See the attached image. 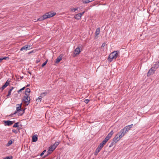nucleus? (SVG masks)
I'll use <instances>...</instances> for the list:
<instances>
[{"label": "nucleus", "mask_w": 159, "mask_h": 159, "mask_svg": "<svg viewBox=\"0 0 159 159\" xmlns=\"http://www.w3.org/2000/svg\"><path fill=\"white\" fill-rule=\"evenodd\" d=\"M56 159H57V158Z\"/></svg>", "instance_id": "09e8293b"}, {"label": "nucleus", "mask_w": 159, "mask_h": 159, "mask_svg": "<svg viewBox=\"0 0 159 159\" xmlns=\"http://www.w3.org/2000/svg\"><path fill=\"white\" fill-rule=\"evenodd\" d=\"M15 114H14V113H13V114H10L9 116H11V117H12L13 115H15Z\"/></svg>", "instance_id": "79ce46f5"}, {"label": "nucleus", "mask_w": 159, "mask_h": 159, "mask_svg": "<svg viewBox=\"0 0 159 159\" xmlns=\"http://www.w3.org/2000/svg\"><path fill=\"white\" fill-rule=\"evenodd\" d=\"M25 88V87H23L22 88L20 89L18 91V93H20V92H21L22 91L24 90Z\"/></svg>", "instance_id": "7c9ffc66"}, {"label": "nucleus", "mask_w": 159, "mask_h": 159, "mask_svg": "<svg viewBox=\"0 0 159 159\" xmlns=\"http://www.w3.org/2000/svg\"><path fill=\"white\" fill-rule=\"evenodd\" d=\"M19 123V122H17V123H15L13 125V127H18V124Z\"/></svg>", "instance_id": "c85d7f7f"}, {"label": "nucleus", "mask_w": 159, "mask_h": 159, "mask_svg": "<svg viewBox=\"0 0 159 159\" xmlns=\"http://www.w3.org/2000/svg\"><path fill=\"white\" fill-rule=\"evenodd\" d=\"M101 149L99 148H98V147H97V148H96V151L97 152H99L100 151V150Z\"/></svg>", "instance_id": "473e14b6"}, {"label": "nucleus", "mask_w": 159, "mask_h": 159, "mask_svg": "<svg viewBox=\"0 0 159 159\" xmlns=\"http://www.w3.org/2000/svg\"><path fill=\"white\" fill-rule=\"evenodd\" d=\"M103 146L102 145L100 144L98 146V148H99L100 149H102Z\"/></svg>", "instance_id": "72a5a7b5"}, {"label": "nucleus", "mask_w": 159, "mask_h": 159, "mask_svg": "<svg viewBox=\"0 0 159 159\" xmlns=\"http://www.w3.org/2000/svg\"><path fill=\"white\" fill-rule=\"evenodd\" d=\"M116 140L114 141V138L113 139V142L111 143L110 145L109 146V147L111 148L112 147L113 145H115L117 142Z\"/></svg>", "instance_id": "aec40b11"}, {"label": "nucleus", "mask_w": 159, "mask_h": 159, "mask_svg": "<svg viewBox=\"0 0 159 159\" xmlns=\"http://www.w3.org/2000/svg\"><path fill=\"white\" fill-rule=\"evenodd\" d=\"M100 28H99V27L97 28L96 29V31H95L96 36H97L99 34L100 32Z\"/></svg>", "instance_id": "412c9836"}, {"label": "nucleus", "mask_w": 159, "mask_h": 159, "mask_svg": "<svg viewBox=\"0 0 159 159\" xmlns=\"http://www.w3.org/2000/svg\"><path fill=\"white\" fill-rule=\"evenodd\" d=\"M22 101L24 102L25 106H27L29 105L30 102V97L29 96H24L22 99Z\"/></svg>", "instance_id": "423d86ee"}, {"label": "nucleus", "mask_w": 159, "mask_h": 159, "mask_svg": "<svg viewBox=\"0 0 159 159\" xmlns=\"http://www.w3.org/2000/svg\"><path fill=\"white\" fill-rule=\"evenodd\" d=\"M38 140V135L35 134L32 136V142H36Z\"/></svg>", "instance_id": "a211bd4d"}, {"label": "nucleus", "mask_w": 159, "mask_h": 159, "mask_svg": "<svg viewBox=\"0 0 159 159\" xmlns=\"http://www.w3.org/2000/svg\"><path fill=\"white\" fill-rule=\"evenodd\" d=\"M12 131L13 133L16 134L19 132V130H17L16 129H13Z\"/></svg>", "instance_id": "c756f323"}, {"label": "nucleus", "mask_w": 159, "mask_h": 159, "mask_svg": "<svg viewBox=\"0 0 159 159\" xmlns=\"http://www.w3.org/2000/svg\"><path fill=\"white\" fill-rule=\"evenodd\" d=\"M74 18L77 19V20H79L80 19L81 16H80V15L79 14V13L76 14L74 16Z\"/></svg>", "instance_id": "6ab92c4d"}, {"label": "nucleus", "mask_w": 159, "mask_h": 159, "mask_svg": "<svg viewBox=\"0 0 159 159\" xmlns=\"http://www.w3.org/2000/svg\"><path fill=\"white\" fill-rule=\"evenodd\" d=\"M46 152V150H44L40 154V156H42L43 154H44V153L45 152Z\"/></svg>", "instance_id": "2f4dec72"}, {"label": "nucleus", "mask_w": 159, "mask_h": 159, "mask_svg": "<svg viewBox=\"0 0 159 159\" xmlns=\"http://www.w3.org/2000/svg\"><path fill=\"white\" fill-rule=\"evenodd\" d=\"M89 100H88V99H85L84 102H85L86 103V104H87L88 103V102H89Z\"/></svg>", "instance_id": "f704fd0d"}, {"label": "nucleus", "mask_w": 159, "mask_h": 159, "mask_svg": "<svg viewBox=\"0 0 159 159\" xmlns=\"http://www.w3.org/2000/svg\"><path fill=\"white\" fill-rule=\"evenodd\" d=\"M60 143V142H56L54 143V144H53L50 147L54 151V150H55L56 149V148L57 147V146L59 145Z\"/></svg>", "instance_id": "9b49d317"}, {"label": "nucleus", "mask_w": 159, "mask_h": 159, "mask_svg": "<svg viewBox=\"0 0 159 159\" xmlns=\"http://www.w3.org/2000/svg\"><path fill=\"white\" fill-rule=\"evenodd\" d=\"M114 134L113 130L111 131L107 136L100 143L103 146L106 144L107 142L111 137Z\"/></svg>", "instance_id": "39448f33"}, {"label": "nucleus", "mask_w": 159, "mask_h": 159, "mask_svg": "<svg viewBox=\"0 0 159 159\" xmlns=\"http://www.w3.org/2000/svg\"><path fill=\"white\" fill-rule=\"evenodd\" d=\"M43 98V96L41 95L40 94V95L39 97L38 98L36 99V101L38 102H40L41 101V100Z\"/></svg>", "instance_id": "b1692460"}, {"label": "nucleus", "mask_w": 159, "mask_h": 159, "mask_svg": "<svg viewBox=\"0 0 159 159\" xmlns=\"http://www.w3.org/2000/svg\"><path fill=\"white\" fill-rule=\"evenodd\" d=\"M120 55V52L119 51H114L111 53L109 56L108 60L110 62H111L113 60H116Z\"/></svg>", "instance_id": "7ed1b4c3"}, {"label": "nucleus", "mask_w": 159, "mask_h": 159, "mask_svg": "<svg viewBox=\"0 0 159 159\" xmlns=\"http://www.w3.org/2000/svg\"><path fill=\"white\" fill-rule=\"evenodd\" d=\"M14 121H10V120H4L3 122L4 123V125L5 126L8 125L10 126L12 125L14 122Z\"/></svg>", "instance_id": "1a4fd4ad"}, {"label": "nucleus", "mask_w": 159, "mask_h": 159, "mask_svg": "<svg viewBox=\"0 0 159 159\" xmlns=\"http://www.w3.org/2000/svg\"><path fill=\"white\" fill-rule=\"evenodd\" d=\"M133 126V124H131L129 125H128L124 127V128H125V130L128 132L129 130Z\"/></svg>", "instance_id": "2eb2a0df"}, {"label": "nucleus", "mask_w": 159, "mask_h": 159, "mask_svg": "<svg viewBox=\"0 0 159 159\" xmlns=\"http://www.w3.org/2000/svg\"><path fill=\"white\" fill-rule=\"evenodd\" d=\"M94 0H86L84 1H83V3H87L89 2H92Z\"/></svg>", "instance_id": "a878e982"}, {"label": "nucleus", "mask_w": 159, "mask_h": 159, "mask_svg": "<svg viewBox=\"0 0 159 159\" xmlns=\"http://www.w3.org/2000/svg\"><path fill=\"white\" fill-rule=\"evenodd\" d=\"M85 12V11H84L82 12L81 13H79V14L80 15V16L81 17L82 16L84 13Z\"/></svg>", "instance_id": "c9c22d12"}, {"label": "nucleus", "mask_w": 159, "mask_h": 159, "mask_svg": "<svg viewBox=\"0 0 159 159\" xmlns=\"http://www.w3.org/2000/svg\"><path fill=\"white\" fill-rule=\"evenodd\" d=\"M3 60L2 57L0 58V62Z\"/></svg>", "instance_id": "c03bdc74"}, {"label": "nucleus", "mask_w": 159, "mask_h": 159, "mask_svg": "<svg viewBox=\"0 0 159 159\" xmlns=\"http://www.w3.org/2000/svg\"><path fill=\"white\" fill-rule=\"evenodd\" d=\"M20 80H21L23 78V76L22 77H20Z\"/></svg>", "instance_id": "de8ad7c7"}, {"label": "nucleus", "mask_w": 159, "mask_h": 159, "mask_svg": "<svg viewBox=\"0 0 159 159\" xmlns=\"http://www.w3.org/2000/svg\"><path fill=\"white\" fill-rule=\"evenodd\" d=\"M82 49V48L81 47L77 48L75 50L74 54L75 55V56L79 54L81 52Z\"/></svg>", "instance_id": "0eeeda50"}, {"label": "nucleus", "mask_w": 159, "mask_h": 159, "mask_svg": "<svg viewBox=\"0 0 159 159\" xmlns=\"http://www.w3.org/2000/svg\"><path fill=\"white\" fill-rule=\"evenodd\" d=\"M30 89L29 88H27L26 89L25 93L26 96H29L30 95Z\"/></svg>", "instance_id": "dca6fc26"}, {"label": "nucleus", "mask_w": 159, "mask_h": 159, "mask_svg": "<svg viewBox=\"0 0 159 159\" xmlns=\"http://www.w3.org/2000/svg\"><path fill=\"white\" fill-rule=\"evenodd\" d=\"M127 132V131L125 130V128H124L120 132H118L114 138V141L116 140L117 141H119L125 135Z\"/></svg>", "instance_id": "f03ea898"}, {"label": "nucleus", "mask_w": 159, "mask_h": 159, "mask_svg": "<svg viewBox=\"0 0 159 159\" xmlns=\"http://www.w3.org/2000/svg\"><path fill=\"white\" fill-rule=\"evenodd\" d=\"M22 103L20 104H17L16 105V109L14 114H16L18 112L19 116H22L25 112V109H23L21 108V106Z\"/></svg>", "instance_id": "20e7f679"}, {"label": "nucleus", "mask_w": 159, "mask_h": 159, "mask_svg": "<svg viewBox=\"0 0 159 159\" xmlns=\"http://www.w3.org/2000/svg\"><path fill=\"white\" fill-rule=\"evenodd\" d=\"M47 94V93L46 91H45L44 92L41 93L40 94L43 97H44Z\"/></svg>", "instance_id": "bb28decb"}, {"label": "nucleus", "mask_w": 159, "mask_h": 159, "mask_svg": "<svg viewBox=\"0 0 159 159\" xmlns=\"http://www.w3.org/2000/svg\"><path fill=\"white\" fill-rule=\"evenodd\" d=\"M34 52V51H33H33H31V52H29L28 53V54H30L31 53H32V52Z\"/></svg>", "instance_id": "37998d69"}, {"label": "nucleus", "mask_w": 159, "mask_h": 159, "mask_svg": "<svg viewBox=\"0 0 159 159\" xmlns=\"http://www.w3.org/2000/svg\"><path fill=\"white\" fill-rule=\"evenodd\" d=\"M17 130H19H19L21 129V128L18 126V127H17Z\"/></svg>", "instance_id": "a19ab883"}, {"label": "nucleus", "mask_w": 159, "mask_h": 159, "mask_svg": "<svg viewBox=\"0 0 159 159\" xmlns=\"http://www.w3.org/2000/svg\"><path fill=\"white\" fill-rule=\"evenodd\" d=\"M13 88L14 87H12L8 91V94L7 95V98H8V96L11 95V92L12 90L13 89Z\"/></svg>", "instance_id": "5701e85b"}, {"label": "nucleus", "mask_w": 159, "mask_h": 159, "mask_svg": "<svg viewBox=\"0 0 159 159\" xmlns=\"http://www.w3.org/2000/svg\"><path fill=\"white\" fill-rule=\"evenodd\" d=\"M9 84V82H8V80H7L5 84L0 88V89H1L2 91H3Z\"/></svg>", "instance_id": "ddd939ff"}, {"label": "nucleus", "mask_w": 159, "mask_h": 159, "mask_svg": "<svg viewBox=\"0 0 159 159\" xmlns=\"http://www.w3.org/2000/svg\"><path fill=\"white\" fill-rule=\"evenodd\" d=\"M62 56L61 55H60L56 59V63H59L62 59Z\"/></svg>", "instance_id": "f3484780"}, {"label": "nucleus", "mask_w": 159, "mask_h": 159, "mask_svg": "<svg viewBox=\"0 0 159 159\" xmlns=\"http://www.w3.org/2000/svg\"><path fill=\"white\" fill-rule=\"evenodd\" d=\"M79 8V7L71 8L70 9V10L71 11L75 12L76 10H78Z\"/></svg>", "instance_id": "393cba45"}, {"label": "nucleus", "mask_w": 159, "mask_h": 159, "mask_svg": "<svg viewBox=\"0 0 159 159\" xmlns=\"http://www.w3.org/2000/svg\"><path fill=\"white\" fill-rule=\"evenodd\" d=\"M48 61V59H47L46 61H45L44 62L42 65L41 66L42 67H43L45 66L46 65V64H47Z\"/></svg>", "instance_id": "cd10ccee"}, {"label": "nucleus", "mask_w": 159, "mask_h": 159, "mask_svg": "<svg viewBox=\"0 0 159 159\" xmlns=\"http://www.w3.org/2000/svg\"><path fill=\"white\" fill-rule=\"evenodd\" d=\"M154 69L152 67L149 69L148 73H147V75L148 76H150L152 75H153L154 72L156 70H154Z\"/></svg>", "instance_id": "6e6552de"}, {"label": "nucleus", "mask_w": 159, "mask_h": 159, "mask_svg": "<svg viewBox=\"0 0 159 159\" xmlns=\"http://www.w3.org/2000/svg\"><path fill=\"white\" fill-rule=\"evenodd\" d=\"M2 59H3V60H4V59L6 60V59H8V57H2Z\"/></svg>", "instance_id": "ea45409f"}, {"label": "nucleus", "mask_w": 159, "mask_h": 159, "mask_svg": "<svg viewBox=\"0 0 159 159\" xmlns=\"http://www.w3.org/2000/svg\"><path fill=\"white\" fill-rule=\"evenodd\" d=\"M159 66V60L156 62L155 64H154L153 66L152 67V68L154 69V70H156L157 69Z\"/></svg>", "instance_id": "9d476101"}, {"label": "nucleus", "mask_w": 159, "mask_h": 159, "mask_svg": "<svg viewBox=\"0 0 159 159\" xmlns=\"http://www.w3.org/2000/svg\"><path fill=\"white\" fill-rule=\"evenodd\" d=\"M48 148L49 149L47 151V154L45 155L43 157V158H45L47 157L49 155L51 154L52 152L53 151L52 149H51V148L50 147H49Z\"/></svg>", "instance_id": "f8f14e48"}, {"label": "nucleus", "mask_w": 159, "mask_h": 159, "mask_svg": "<svg viewBox=\"0 0 159 159\" xmlns=\"http://www.w3.org/2000/svg\"><path fill=\"white\" fill-rule=\"evenodd\" d=\"M28 73L30 74V75H31V72H30L29 71L28 72Z\"/></svg>", "instance_id": "49530a36"}, {"label": "nucleus", "mask_w": 159, "mask_h": 159, "mask_svg": "<svg viewBox=\"0 0 159 159\" xmlns=\"http://www.w3.org/2000/svg\"><path fill=\"white\" fill-rule=\"evenodd\" d=\"M30 86V84H28L27 85V86L25 87H29V86Z\"/></svg>", "instance_id": "a18cd8bd"}, {"label": "nucleus", "mask_w": 159, "mask_h": 159, "mask_svg": "<svg viewBox=\"0 0 159 159\" xmlns=\"http://www.w3.org/2000/svg\"><path fill=\"white\" fill-rule=\"evenodd\" d=\"M98 152H97V151H95V152H94V155H95V156H97L98 155Z\"/></svg>", "instance_id": "58836bf2"}, {"label": "nucleus", "mask_w": 159, "mask_h": 159, "mask_svg": "<svg viewBox=\"0 0 159 159\" xmlns=\"http://www.w3.org/2000/svg\"><path fill=\"white\" fill-rule=\"evenodd\" d=\"M14 141V140H9L8 142V143L6 144V146L7 147H9V146L10 145H11L13 142Z\"/></svg>", "instance_id": "4be33fe9"}, {"label": "nucleus", "mask_w": 159, "mask_h": 159, "mask_svg": "<svg viewBox=\"0 0 159 159\" xmlns=\"http://www.w3.org/2000/svg\"><path fill=\"white\" fill-rule=\"evenodd\" d=\"M40 61V60L39 59H38L36 61V63H38Z\"/></svg>", "instance_id": "4c0bfd02"}, {"label": "nucleus", "mask_w": 159, "mask_h": 159, "mask_svg": "<svg viewBox=\"0 0 159 159\" xmlns=\"http://www.w3.org/2000/svg\"><path fill=\"white\" fill-rule=\"evenodd\" d=\"M56 14V13L55 12H53L52 13L51 12H48L46 13L45 14L43 15L41 17H40L37 20H36L34 19V22H36L38 21H42L44 20H45L48 18H50L54 16H55Z\"/></svg>", "instance_id": "f257e3e1"}, {"label": "nucleus", "mask_w": 159, "mask_h": 159, "mask_svg": "<svg viewBox=\"0 0 159 159\" xmlns=\"http://www.w3.org/2000/svg\"><path fill=\"white\" fill-rule=\"evenodd\" d=\"M106 45V44L105 43H102V46H101V47L102 48V47H104Z\"/></svg>", "instance_id": "e433bc0d"}, {"label": "nucleus", "mask_w": 159, "mask_h": 159, "mask_svg": "<svg viewBox=\"0 0 159 159\" xmlns=\"http://www.w3.org/2000/svg\"><path fill=\"white\" fill-rule=\"evenodd\" d=\"M28 45H26L25 46H24L21 48L20 49V50L21 51H23L24 50L26 51L28 50H29L30 49V48H28ZM29 47H30V46H29Z\"/></svg>", "instance_id": "4468645a"}]
</instances>
